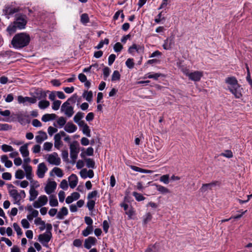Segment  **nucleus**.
<instances>
[{
  "mask_svg": "<svg viewBox=\"0 0 252 252\" xmlns=\"http://www.w3.org/2000/svg\"><path fill=\"white\" fill-rule=\"evenodd\" d=\"M30 35L25 32L16 34L11 41L12 47L16 49H21L28 46L30 42Z\"/></svg>",
  "mask_w": 252,
  "mask_h": 252,
  "instance_id": "f257e3e1",
  "label": "nucleus"
},
{
  "mask_svg": "<svg viewBox=\"0 0 252 252\" xmlns=\"http://www.w3.org/2000/svg\"><path fill=\"white\" fill-rule=\"evenodd\" d=\"M225 82L228 84L229 90L235 95L236 98H240L242 96L243 89L238 84L235 77H228L226 78Z\"/></svg>",
  "mask_w": 252,
  "mask_h": 252,
  "instance_id": "f03ea898",
  "label": "nucleus"
},
{
  "mask_svg": "<svg viewBox=\"0 0 252 252\" xmlns=\"http://www.w3.org/2000/svg\"><path fill=\"white\" fill-rule=\"evenodd\" d=\"M77 97L78 95L76 94H73L61 106V111L68 118L71 117L74 113V108L72 105L76 102Z\"/></svg>",
  "mask_w": 252,
  "mask_h": 252,
  "instance_id": "7ed1b4c3",
  "label": "nucleus"
},
{
  "mask_svg": "<svg viewBox=\"0 0 252 252\" xmlns=\"http://www.w3.org/2000/svg\"><path fill=\"white\" fill-rule=\"evenodd\" d=\"M27 21L24 17H17L14 22L7 28V31L12 34L16 32L17 29L22 30L25 28Z\"/></svg>",
  "mask_w": 252,
  "mask_h": 252,
  "instance_id": "20e7f679",
  "label": "nucleus"
},
{
  "mask_svg": "<svg viewBox=\"0 0 252 252\" xmlns=\"http://www.w3.org/2000/svg\"><path fill=\"white\" fill-rule=\"evenodd\" d=\"M22 7L17 5L15 1L11 2L10 3L7 4L4 6L3 12L6 16H9L14 14V13H18L15 16H20V13H21Z\"/></svg>",
  "mask_w": 252,
  "mask_h": 252,
  "instance_id": "39448f33",
  "label": "nucleus"
},
{
  "mask_svg": "<svg viewBox=\"0 0 252 252\" xmlns=\"http://www.w3.org/2000/svg\"><path fill=\"white\" fill-rule=\"evenodd\" d=\"M8 192L10 196L13 199L14 204L20 205V201L26 197V193L24 190H21L20 192H18L17 190L13 189L9 190Z\"/></svg>",
  "mask_w": 252,
  "mask_h": 252,
  "instance_id": "423d86ee",
  "label": "nucleus"
},
{
  "mask_svg": "<svg viewBox=\"0 0 252 252\" xmlns=\"http://www.w3.org/2000/svg\"><path fill=\"white\" fill-rule=\"evenodd\" d=\"M12 116L17 119L18 122L22 125H26L31 122L30 117L27 112L21 111L16 113H13Z\"/></svg>",
  "mask_w": 252,
  "mask_h": 252,
  "instance_id": "0eeeda50",
  "label": "nucleus"
},
{
  "mask_svg": "<svg viewBox=\"0 0 252 252\" xmlns=\"http://www.w3.org/2000/svg\"><path fill=\"white\" fill-rule=\"evenodd\" d=\"M70 156L73 161H75L77 158L79 152V144L76 141H73L70 144Z\"/></svg>",
  "mask_w": 252,
  "mask_h": 252,
  "instance_id": "6e6552de",
  "label": "nucleus"
},
{
  "mask_svg": "<svg viewBox=\"0 0 252 252\" xmlns=\"http://www.w3.org/2000/svg\"><path fill=\"white\" fill-rule=\"evenodd\" d=\"M184 73L189 78V79L193 81H199L203 76L202 72L195 71L193 72L189 73L188 70L184 71Z\"/></svg>",
  "mask_w": 252,
  "mask_h": 252,
  "instance_id": "1a4fd4ad",
  "label": "nucleus"
},
{
  "mask_svg": "<svg viewBox=\"0 0 252 252\" xmlns=\"http://www.w3.org/2000/svg\"><path fill=\"white\" fill-rule=\"evenodd\" d=\"M135 52L140 55H142L144 52V47L143 45L133 44L128 48V52L132 55H134Z\"/></svg>",
  "mask_w": 252,
  "mask_h": 252,
  "instance_id": "9d476101",
  "label": "nucleus"
},
{
  "mask_svg": "<svg viewBox=\"0 0 252 252\" xmlns=\"http://www.w3.org/2000/svg\"><path fill=\"white\" fill-rule=\"evenodd\" d=\"M47 161L51 164L59 165L61 163V159L57 153L54 152L47 156Z\"/></svg>",
  "mask_w": 252,
  "mask_h": 252,
  "instance_id": "9b49d317",
  "label": "nucleus"
},
{
  "mask_svg": "<svg viewBox=\"0 0 252 252\" xmlns=\"http://www.w3.org/2000/svg\"><path fill=\"white\" fill-rule=\"evenodd\" d=\"M47 202V197L45 195H41L38 197L37 200L33 202V206L35 208H39L46 205Z\"/></svg>",
  "mask_w": 252,
  "mask_h": 252,
  "instance_id": "f8f14e48",
  "label": "nucleus"
},
{
  "mask_svg": "<svg viewBox=\"0 0 252 252\" xmlns=\"http://www.w3.org/2000/svg\"><path fill=\"white\" fill-rule=\"evenodd\" d=\"M18 101L19 103H23L24 105H27V102L30 104H34L36 103L37 100L35 97L25 96L19 95L17 98Z\"/></svg>",
  "mask_w": 252,
  "mask_h": 252,
  "instance_id": "ddd939ff",
  "label": "nucleus"
},
{
  "mask_svg": "<svg viewBox=\"0 0 252 252\" xmlns=\"http://www.w3.org/2000/svg\"><path fill=\"white\" fill-rule=\"evenodd\" d=\"M47 170L45 164L44 162L40 163L37 166L36 174L39 178H43Z\"/></svg>",
  "mask_w": 252,
  "mask_h": 252,
  "instance_id": "4468645a",
  "label": "nucleus"
},
{
  "mask_svg": "<svg viewBox=\"0 0 252 252\" xmlns=\"http://www.w3.org/2000/svg\"><path fill=\"white\" fill-rule=\"evenodd\" d=\"M52 237L50 231H46L44 233L39 235L38 240L41 244L48 243Z\"/></svg>",
  "mask_w": 252,
  "mask_h": 252,
  "instance_id": "2eb2a0df",
  "label": "nucleus"
},
{
  "mask_svg": "<svg viewBox=\"0 0 252 252\" xmlns=\"http://www.w3.org/2000/svg\"><path fill=\"white\" fill-rule=\"evenodd\" d=\"M57 187V183L55 181H50L45 187V191L48 194H50L54 191Z\"/></svg>",
  "mask_w": 252,
  "mask_h": 252,
  "instance_id": "dca6fc26",
  "label": "nucleus"
},
{
  "mask_svg": "<svg viewBox=\"0 0 252 252\" xmlns=\"http://www.w3.org/2000/svg\"><path fill=\"white\" fill-rule=\"evenodd\" d=\"M38 134L35 136V139L36 142L38 144L42 143L44 140L48 138L46 133L44 131L40 130L38 132Z\"/></svg>",
  "mask_w": 252,
  "mask_h": 252,
  "instance_id": "f3484780",
  "label": "nucleus"
},
{
  "mask_svg": "<svg viewBox=\"0 0 252 252\" xmlns=\"http://www.w3.org/2000/svg\"><path fill=\"white\" fill-rule=\"evenodd\" d=\"M69 185L71 189H74L77 185L78 179L77 176L74 174H72L68 177Z\"/></svg>",
  "mask_w": 252,
  "mask_h": 252,
  "instance_id": "a211bd4d",
  "label": "nucleus"
},
{
  "mask_svg": "<svg viewBox=\"0 0 252 252\" xmlns=\"http://www.w3.org/2000/svg\"><path fill=\"white\" fill-rule=\"evenodd\" d=\"M23 168L25 171L27 179L29 181H31L32 176V167L28 164H24L23 165Z\"/></svg>",
  "mask_w": 252,
  "mask_h": 252,
  "instance_id": "6ab92c4d",
  "label": "nucleus"
},
{
  "mask_svg": "<svg viewBox=\"0 0 252 252\" xmlns=\"http://www.w3.org/2000/svg\"><path fill=\"white\" fill-rule=\"evenodd\" d=\"M96 241V239L95 237H89L85 240L84 247L87 249H90L95 245Z\"/></svg>",
  "mask_w": 252,
  "mask_h": 252,
  "instance_id": "aec40b11",
  "label": "nucleus"
},
{
  "mask_svg": "<svg viewBox=\"0 0 252 252\" xmlns=\"http://www.w3.org/2000/svg\"><path fill=\"white\" fill-rule=\"evenodd\" d=\"M218 184V181H214L213 182L208 184H204L202 185L200 189V190L202 192H205L208 189L211 190L214 187H215Z\"/></svg>",
  "mask_w": 252,
  "mask_h": 252,
  "instance_id": "412c9836",
  "label": "nucleus"
},
{
  "mask_svg": "<svg viewBox=\"0 0 252 252\" xmlns=\"http://www.w3.org/2000/svg\"><path fill=\"white\" fill-rule=\"evenodd\" d=\"M64 130L68 133H73L76 131L77 126L71 122H68L64 127Z\"/></svg>",
  "mask_w": 252,
  "mask_h": 252,
  "instance_id": "4be33fe9",
  "label": "nucleus"
},
{
  "mask_svg": "<svg viewBox=\"0 0 252 252\" xmlns=\"http://www.w3.org/2000/svg\"><path fill=\"white\" fill-rule=\"evenodd\" d=\"M19 14L20 16H26V14H33V16H35L37 13L35 12V10H33L32 9H30L29 7H22L21 13Z\"/></svg>",
  "mask_w": 252,
  "mask_h": 252,
  "instance_id": "5701e85b",
  "label": "nucleus"
},
{
  "mask_svg": "<svg viewBox=\"0 0 252 252\" xmlns=\"http://www.w3.org/2000/svg\"><path fill=\"white\" fill-rule=\"evenodd\" d=\"M67 214V209L65 207H63L57 214V218L59 220H63V217L66 216Z\"/></svg>",
  "mask_w": 252,
  "mask_h": 252,
  "instance_id": "b1692460",
  "label": "nucleus"
},
{
  "mask_svg": "<svg viewBox=\"0 0 252 252\" xmlns=\"http://www.w3.org/2000/svg\"><path fill=\"white\" fill-rule=\"evenodd\" d=\"M57 117L55 114H46L42 116L41 120L44 122H47L50 120H55Z\"/></svg>",
  "mask_w": 252,
  "mask_h": 252,
  "instance_id": "393cba45",
  "label": "nucleus"
},
{
  "mask_svg": "<svg viewBox=\"0 0 252 252\" xmlns=\"http://www.w3.org/2000/svg\"><path fill=\"white\" fill-rule=\"evenodd\" d=\"M28 147V144H25L20 148V152L24 158H26L29 155Z\"/></svg>",
  "mask_w": 252,
  "mask_h": 252,
  "instance_id": "a878e982",
  "label": "nucleus"
},
{
  "mask_svg": "<svg viewBox=\"0 0 252 252\" xmlns=\"http://www.w3.org/2000/svg\"><path fill=\"white\" fill-rule=\"evenodd\" d=\"M30 201H33L38 195V191L34 189L33 187H32L30 189Z\"/></svg>",
  "mask_w": 252,
  "mask_h": 252,
  "instance_id": "bb28decb",
  "label": "nucleus"
},
{
  "mask_svg": "<svg viewBox=\"0 0 252 252\" xmlns=\"http://www.w3.org/2000/svg\"><path fill=\"white\" fill-rule=\"evenodd\" d=\"M159 244L156 243L153 245L150 246L145 251V252H159Z\"/></svg>",
  "mask_w": 252,
  "mask_h": 252,
  "instance_id": "cd10ccee",
  "label": "nucleus"
},
{
  "mask_svg": "<svg viewBox=\"0 0 252 252\" xmlns=\"http://www.w3.org/2000/svg\"><path fill=\"white\" fill-rule=\"evenodd\" d=\"M173 44V42L172 39L167 38L164 40V44L162 46L163 49L165 50H170Z\"/></svg>",
  "mask_w": 252,
  "mask_h": 252,
  "instance_id": "c85d7f7f",
  "label": "nucleus"
},
{
  "mask_svg": "<svg viewBox=\"0 0 252 252\" xmlns=\"http://www.w3.org/2000/svg\"><path fill=\"white\" fill-rule=\"evenodd\" d=\"M154 185L156 186L157 190L162 194H166L170 192L169 190L167 188L161 185L157 184H155Z\"/></svg>",
  "mask_w": 252,
  "mask_h": 252,
  "instance_id": "c756f323",
  "label": "nucleus"
},
{
  "mask_svg": "<svg viewBox=\"0 0 252 252\" xmlns=\"http://www.w3.org/2000/svg\"><path fill=\"white\" fill-rule=\"evenodd\" d=\"M58 201L55 195H51L49 197V204L52 207H56L58 205Z\"/></svg>",
  "mask_w": 252,
  "mask_h": 252,
  "instance_id": "7c9ffc66",
  "label": "nucleus"
},
{
  "mask_svg": "<svg viewBox=\"0 0 252 252\" xmlns=\"http://www.w3.org/2000/svg\"><path fill=\"white\" fill-rule=\"evenodd\" d=\"M52 172H54L55 174L58 177H62L63 175V172L62 170L58 167H54L52 171L50 172V174L51 176H52Z\"/></svg>",
  "mask_w": 252,
  "mask_h": 252,
  "instance_id": "2f4dec72",
  "label": "nucleus"
},
{
  "mask_svg": "<svg viewBox=\"0 0 252 252\" xmlns=\"http://www.w3.org/2000/svg\"><path fill=\"white\" fill-rule=\"evenodd\" d=\"M82 96L87 101L90 102L92 100L93 92L91 91L89 92L85 91Z\"/></svg>",
  "mask_w": 252,
  "mask_h": 252,
  "instance_id": "473e14b6",
  "label": "nucleus"
},
{
  "mask_svg": "<svg viewBox=\"0 0 252 252\" xmlns=\"http://www.w3.org/2000/svg\"><path fill=\"white\" fill-rule=\"evenodd\" d=\"M84 113L81 112H77L73 118V120L75 123H79L84 117Z\"/></svg>",
  "mask_w": 252,
  "mask_h": 252,
  "instance_id": "72a5a7b5",
  "label": "nucleus"
},
{
  "mask_svg": "<svg viewBox=\"0 0 252 252\" xmlns=\"http://www.w3.org/2000/svg\"><path fill=\"white\" fill-rule=\"evenodd\" d=\"M50 105V103L47 100H41L38 102V107L41 109H44L47 108Z\"/></svg>",
  "mask_w": 252,
  "mask_h": 252,
  "instance_id": "f704fd0d",
  "label": "nucleus"
},
{
  "mask_svg": "<svg viewBox=\"0 0 252 252\" xmlns=\"http://www.w3.org/2000/svg\"><path fill=\"white\" fill-rule=\"evenodd\" d=\"M93 231V226H88L82 231V234L84 236L87 237L92 233Z\"/></svg>",
  "mask_w": 252,
  "mask_h": 252,
  "instance_id": "c9c22d12",
  "label": "nucleus"
},
{
  "mask_svg": "<svg viewBox=\"0 0 252 252\" xmlns=\"http://www.w3.org/2000/svg\"><path fill=\"white\" fill-rule=\"evenodd\" d=\"M85 160L88 168H94L95 167V162L93 159L88 158L85 159Z\"/></svg>",
  "mask_w": 252,
  "mask_h": 252,
  "instance_id": "e433bc0d",
  "label": "nucleus"
},
{
  "mask_svg": "<svg viewBox=\"0 0 252 252\" xmlns=\"http://www.w3.org/2000/svg\"><path fill=\"white\" fill-rule=\"evenodd\" d=\"M109 42V39L108 38H105L104 40H101L98 45L95 47V48L97 49H100L103 47L104 44L108 45Z\"/></svg>",
  "mask_w": 252,
  "mask_h": 252,
  "instance_id": "4c0bfd02",
  "label": "nucleus"
},
{
  "mask_svg": "<svg viewBox=\"0 0 252 252\" xmlns=\"http://www.w3.org/2000/svg\"><path fill=\"white\" fill-rule=\"evenodd\" d=\"M147 75V78L154 79L155 80H157L159 77L163 76L162 74L159 73H155L154 74L148 73Z\"/></svg>",
  "mask_w": 252,
  "mask_h": 252,
  "instance_id": "58836bf2",
  "label": "nucleus"
},
{
  "mask_svg": "<svg viewBox=\"0 0 252 252\" xmlns=\"http://www.w3.org/2000/svg\"><path fill=\"white\" fill-rule=\"evenodd\" d=\"M121 75L118 70H115L112 75L111 80L112 81H116L119 80Z\"/></svg>",
  "mask_w": 252,
  "mask_h": 252,
  "instance_id": "ea45409f",
  "label": "nucleus"
},
{
  "mask_svg": "<svg viewBox=\"0 0 252 252\" xmlns=\"http://www.w3.org/2000/svg\"><path fill=\"white\" fill-rule=\"evenodd\" d=\"M111 72L110 69L108 67H105L103 69V79L104 80H106L108 77L109 76Z\"/></svg>",
  "mask_w": 252,
  "mask_h": 252,
  "instance_id": "a19ab883",
  "label": "nucleus"
},
{
  "mask_svg": "<svg viewBox=\"0 0 252 252\" xmlns=\"http://www.w3.org/2000/svg\"><path fill=\"white\" fill-rule=\"evenodd\" d=\"M132 195L137 201H143L145 199V197H144L141 194L137 192H133Z\"/></svg>",
  "mask_w": 252,
  "mask_h": 252,
  "instance_id": "79ce46f5",
  "label": "nucleus"
},
{
  "mask_svg": "<svg viewBox=\"0 0 252 252\" xmlns=\"http://www.w3.org/2000/svg\"><path fill=\"white\" fill-rule=\"evenodd\" d=\"M169 175L168 174L163 175L161 176L159 179V181L165 184H168L169 183Z\"/></svg>",
  "mask_w": 252,
  "mask_h": 252,
  "instance_id": "37998d69",
  "label": "nucleus"
},
{
  "mask_svg": "<svg viewBox=\"0 0 252 252\" xmlns=\"http://www.w3.org/2000/svg\"><path fill=\"white\" fill-rule=\"evenodd\" d=\"M126 65L129 69L133 68L134 65L133 59L131 58H128L126 62Z\"/></svg>",
  "mask_w": 252,
  "mask_h": 252,
  "instance_id": "c03bdc74",
  "label": "nucleus"
},
{
  "mask_svg": "<svg viewBox=\"0 0 252 252\" xmlns=\"http://www.w3.org/2000/svg\"><path fill=\"white\" fill-rule=\"evenodd\" d=\"M152 218V216L150 213H147L143 216V223L145 224L150 221Z\"/></svg>",
  "mask_w": 252,
  "mask_h": 252,
  "instance_id": "a18cd8bd",
  "label": "nucleus"
},
{
  "mask_svg": "<svg viewBox=\"0 0 252 252\" xmlns=\"http://www.w3.org/2000/svg\"><path fill=\"white\" fill-rule=\"evenodd\" d=\"M61 103L62 102L60 100H54L52 106V109L54 110H58L60 107Z\"/></svg>",
  "mask_w": 252,
  "mask_h": 252,
  "instance_id": "49530a36",
  "label": "nucleus"
},
{
  "mask_svg": "<svg viewBox=\"0 0 252 252\" xmlns=\"http://www.w3.org/2000/svg\"><path fill=\"white\" fill-rule=\"evenodd\" d=\"M66 122V119L63 117L59 118L57 120V124L59 125L60 127L61 128L63 127L65 125Z\"/></svg>",
  "mask_w": 252,
  "mask_h": 252,
  "instance_id": "de8ad7c7",
  "label": "nucleus"
},
{
  "mask_svg": "<svg viewBox=\"0 0 252 252\" xmlns=\"http://www.w3.org/2000/svg\"><path fill=\"white\" fill-rule=\"evenodd\" d=\"M24 172L23 170H18L15 173V178L18 179H22L24 177Z\"/></svg>",
  "mask_w": 252,
  "mask_h": 252,
  "instance_id": "09e8293b",
  "label": "nucleus"
},
{
  "mask_svg": "<svg viewBox=\"0 0 252 252\" xmlns=\"http://www.w3.org/2000/svg\"><path fill=\"white\" fill-rule=\"evenodd\" d=\"M53 144L51 142H46L43 145V150L48 152L51 150Z\"/></svg>",
  "mask_w": 252,
  "mask_h": 252,
  "instance_id": "8fccbe9b",
  "label": "nucleus"
},
{
  "mask_svg": "<svg viewBox=\"0 0 252 252\" xmlns=\"http://www.w3.org/2000/svg\"><path fill=\"white\" fill-rule=\"evenodd\" d=\"M1 149L4 152H12L13 148L12 146L6 144H3L1 146Z\"/></svg>",
  "mask_w": 252,
  "mask_h": 252,
  "instance_id": "3c124183",
  "label": "nucleus"
},
{
  "mask_svg": "<svg viewBox=\"0 0 252 252\" xmlns=\"http://www.w3.org/2000/svg\"><path fill=\"white\" fill-rule=\"evenodd\" d=\"M13 226L14 230L16 231L18 235L20 236L22 234V229L17 223H14Z\"/></svg>",
  "mask_w": 252,
  "mask_h": 252,
  "instance_id": "603ef678",
  "label": "nucleus"
},
{
  "mask_svg": "<svg viewBox=\"0 0 252 252\" xmlns=\"http://www.w3.org/2000/svg\"><path fill=\"white\" fill-rule=\"evenodd\" d=\"M95 201L93 200H89L87 202V206L90 211H92L95 205Z\"/></svg>",
  "mask_w": 252,
  "mask_h": 252,
  "instance_id": "864d4df0",
  "label": "nucleus"
},
{
  "mask_svg": "<svg viewBox=\"0 0 252 252\" xmlns=\"http://www.w3.org/2000/svg\"><path fill=\"white\" fill-rule=\"evenodd\" d=\"M82 132L87 137L91 136V131L89 126L87 125L82 128Z\"/></svg>",
  "mask_w": 252,
  "mask_h": 252,
  "instance_id": "5fc2aeb1",
  "label": "nucleus"
},
{
  "mask_svg": "<svg viewBox=\"0 0 252 252\" xmlns=\"http://www.w3.org/2000/svg\"><path fill=\"white\" fill-rule=\"evenodd\" d=\"M123 49V46L120 42H117L114 46V50L116 52H120Z\"/></svg>",
  "mask_w": 252,
  "mask_h": 252,
  "instance_id": "6e6d98bb",
  "label": "nucleus"
},
{
  "mask_svg": "<svg viewBox=\"0 0 252 252\" xmlns=\"http://www.w3.org/2000/svg\"><path fill=\"white\" fill-rule=\"evenodd\" d=\"M220 155L227 158H231L233 157L232 152L230 150H226L224 153H221Z\"/></svg>",
  "mask_w": 252,
  "mask_h": 252,
  "instance_id": "4d7b16f0",
  "label": "nucleus"
},
{
  "mask_svg": "<svg viewBox=\"0 0 252 252\" xmlns=\"http://www.w3.org/2000/svg\"><path fill=\"white\" fill-rule=\"evenodd\" d=\"M98 194V191L97 190H94L91 192H90L87 196V198L89 200H91V199L96 197Z\"/></svg>",
  "mask_w": 252,
  "mask_h": 252,
  "instance_id": "13d9d810",
  "label": "nucleus"
},
{
  "mask_svg": "<svg viewBox=\"0 0 252 252\" xmlns=\"http://www.w3.org/2000/svg\"><path fill=\"white\" fill-rule=\"evenodd\" d=\"M60 187L64 189V190H67L68 189V184L66 180H63L61 182L60 184Z\"/></svg>",
  "mask_w": 252,
  "mask_h": 252,
  "instance_id": "bf43d9fd",
  "label": "nucleus"
},
{
  "mask_svg": "<svg viewBox=\"0 0 252 252\" xmlns=\"http://www.w3.org/2000/svg\"><path fill=\"white\" fill-rule=\"evenodd\" d=\"M116 55L115 54H111L108 57V64L111 65L114 62L116 59Z\"/></svg>",
  "mask_w": 252,
  "mask_h": 252,
  "instance_id": "052dcab7",
  "label": "nucleus"
},
{
  "mask_svg": "<svg viewBox=\"0 0 252 252\" xmlns=\"http://www.w3.org/2000/svg\"><path fill=\"white\" fill-rule=\"evenodd\" d=\"M59 201L63 202L65 198V193L63 190H60L58 193Z\"/></svg>",
  "mask_w": 252,
  "mask_h": 252,
  "instance_id": "680f3d73",
  "label": "nucleus"
},
{
  "mask_svg": "<svg viewBox=\"0 0 252 252\" xmlns=\"http://www.w3.org/2000/svg\"><path fill=\"white\" fill-rule=\"evenodd\" d=\"M11 128V126L7 124H0V130H7Z\"/></svg>",
  "mask_w": 252,
  "mask_h": 252,
  "instance_id": "e2e57ef3",
  "label": "nucleus"
},
{
  "mask_svg": "<svg viewBox=\"0 0 252 252\" xmlns=\"http://www.w3.org/2000/svg\"><path fill=\"white\" fill-rule=\"evenodd\" d=\"M80 175L82 178L86 179L87 178V169L86 168L82 169L80 172Z\"/></svg>",
  "mask_w": 252,
  "mask_h": 252,
  "instance_id": "0e129e2a",
  "label": "nucleus"
},
{
  "mask_svg": "<svg viewBox=\"0 0 252 252\" xmlns=\"http://www.w3.org/2000/svg\"><path fill=\"white\" fill-rule=\"evenodd\" d=\"M11 177V174L9 172H4L2 174V178L4 180H10Z\"/></svg>",
  "mask_w": 252,
  "mask_h": 252,
  "instance_id": "69168bd1",
  "label": "nucleus"
},
{
  "mask_svg": "<svg viewBox=\"0 0 252 252\" xmlns=\"http://www.w3.org/2000/svg\"><path fill=\"white\" fill-rule=\"evenodd\" d=\"M21 224L24 228H28L30 227V223L27 220L24 219L22 220Z\"/></svg>",
  "mask_w": 252,
  "mask_h": 252,
  "instance_id": "338daca9",
  "label": "nucleus"
},
{
  "mask_svg": "<svg viewBox=\"0 0 252 252\" xmlns=\"http://www.w3.org/2000/svg\"><path fill=\"white\" fill-rule=\"evenodd\" d=\"M58 129L51 126L48 128V132L50 136H52L54 133L56 132Z\"/></svg>",
  "mask_w": 252,
  "mask_h": 252,
  "instance_id": "774afa93",
  "label": "nucleus"
}]
</instances>
